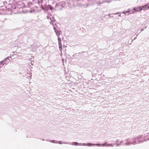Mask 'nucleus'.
Instances as JSON below:
<instances>
[{"label":"nucleus","instance_id":"f03ea898","mask_svg":"<svg viewBox=\"0 0 149 149\" xmlns=\"http://www.w3.org/2000/svg\"><path fill=\"white\" fill-rule=\"evenodd\" d=\"M140 9H141V6H139L135 7L134 9V10H135L136 11H139L141 10Z\"/></svg>","mask_w":149,"mask_h":149},{"label":"nucleus","instance_id":"39448f33","mask_svg":"<svg viewBox=\"0 0 149 149\" xmlns=\"http://www.w3.org/2000/svg\"><path fill=\"white\" fill-rule=\"evenodd\" d=\"M88 144V145H91V144Z\"/></svg>","mask_w":149,"mask_h":149},{"label":"nucleus","instance_id":"7ed1b4c3","mask_svg":"<svg viewBox=\"0 0 149 149\" xmlns=\"http://www.w3.org/2000/svg\"><path fill=\"white\" fill-rule=\"evenodd\" d=\"M5 61H1L0 63V66H3L4 64H5L6 63H5Z\"/></svg>","mask_w":149,"mask_h":149},{"label":"nucleus","instance_id":"20e7f679","mask_svg":"<svg viewBox=\"0 0 149 149\" xmlns=\"http://www.w3.org/2000/svg\"><path fill=\"white\" fill-rule=\"evenodd\" d=\"M74 143L75 145H77L78 143L77 142H75Z\"/></svg>","mask_w":149,"mask_h":149},{"label":"nucleus","instance_id":"f257e3e1","mask_svg":"<svg viewBox=\"0 0 149 149\" xmlns=\"http://www.w3.org/2000/svg\"><path fill=\"white\" fill-rule=\"evenodd\" d=\"M149 4L147 3L145 5L141 6V9L140 10H146L149 9Z\"/></svg>","mask_w":149,"mask_h":149}]
</instances>
